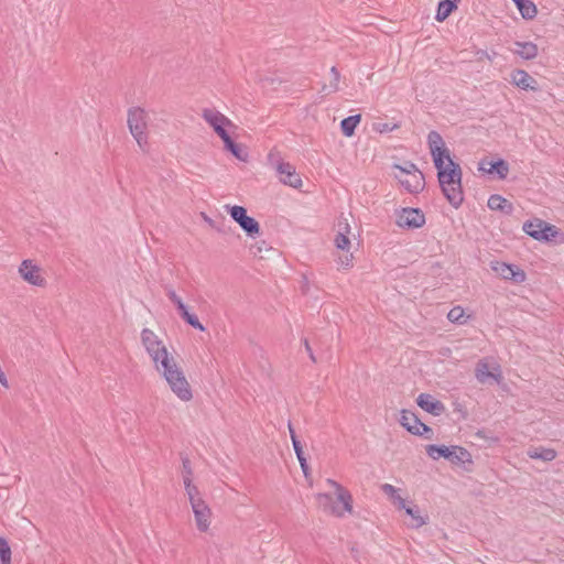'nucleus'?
Wrapping results in <instances>:
<instances>
[{
    "label": "nucleus",
    "mask_w": 564,
    "mask_h": 564,
    "mask_svg": "<svg viewBox=\"0 0 564 564\" xmlns=\"http://www.w3.org/2000/svg\"><path fill=\"white\" fill-rule=\"evenodd\" d=\"M338 231L344 232L346 236L350 234V226L347 221V219H339L337 223Z\"/></svg>",
    "instance_id": "nucleus-42"
},
{
    "label": "nucleus",
    "mask_w": 564,
    "mask_h": 564,
    "mask_svg": "<svg viewBox=\"0 0 564 564\" xmlns=\"http://www.w3.org/2000/svg\"><path fill=\"white\" fill-rule=\"evenodd\" d=\"M184 487H185V491H186V494L188 496L191 506L195 505L197 502L203 501V499L199 496L198 488L195 485H193V480L192 481H185L184 482Z\"/></svg>",
    "instance_id": "nucleus-35"
},
{
    "label": "nucleus",
    "mask_w": 564,
    "mask_h": 564,
    "mask_svg": "<svg viewBox=\"0 0 564 564\" xmlns=\"http://www.w3.org/2000/svg\"><path fill=\"white\" fill-rule=\"evenodd\" d=\"M426 142L435 167L446 165L445 161L449 163V160H452L451 151L440 132L435 130L430 131Z\"/></svg>",
    "instance_id": "nucleus-8"
},
{
    "label": "nucleus",
    "mask_w": 564,
    "mask_h": 564,
    "mask_svg": "<svg viewBox=\"0 0 564 564\" xmlns=\"http://www.w3.org/2000/svg\"><path fill=\"white\" fill-rule=\"evenodd\" d=\"M527 227L529 229H531V227H541L539 230L531 231L534 234L532 235V238L538 241H552L558 234V230L554 225L539 218L528 220Z\"/></svg>",
    "instance_id": "nucleus-14"
},
{
    "label": "nucleus",
    "mask_w": 564,
    "mask_h": 564,
    "mask_svg": "<svg viewBox=\"0 0 564 564\" xmlns=\"http://www.w3.org/2000/svg\"><path fill=\"white\" fill-rule=\"evenodd\" d=\"M169 383L172 392L182 401H189L193 398L192 388L181 367L169 370V373L163 376Z\"/></svg>",
    "instance_id": "nucleus-7"
},
{
    "label": "nucleus",
    "mask_w": 564,
    "mask_h": 564,
    "mask_svg": "<svg viewBox=\"0 0 564 564\" xmlns=\"http://www.w3.org/2000/svg\"><path fill=\"white\" fill-rule=\"evenodd\" d=\"M334 243L336 246L337 249H340V250H348L349 247H350V240H349V237L346 236L344 232L341 231H337L336 236H335V239H334Z\"/></svg>",
    "instance_id": "nucleus-38"
},
{
    "label": "nucleus",
    "mask_w": 564,
    "mask_h": 564,
    "mask_svg": "<svg viewBox=\"0 0 564 564\" xmlns=\"http://www.w3.org/2000/svg\"><path fill=\"white\" fill-rule=\"evenodd\" d=\"M327 482L336 489L337 500L338 502L343 503V508L340 509L337 506L330 494H318V501L324 507V509L328 510L332 514H335L337 517H343L344 512H351V494L347 489H345L340 484L333 479H327Z\"/></svg>",
    "instance_id": "nucleus-3"
},
{
    "label": "nucleus",
    "mask_w": 564,
    "mask_h": 564,
    "mask_svg": "<svg viewBox=\"0 0 564 564\" xmlns=\"http://www.w3.org/2000/svg\"><path fill=\"white\" fill-rule=\"evenodd\" d=\"M475 376H476L477 380L481 383H485L488 379H494V380L498 381V379L500 378V373L495 375L489 371L488 364L484 360H480L477 364L476 369H475Z\"/></svg>",
    "instance_id": "nucleus-30"
},
{
    "label": "nucleus",
    "mask_w": 564,
    "mask_h": 564,
    "mask_svg": "<svg viewBox=\"0 0 564 564\" xmlns=\"http://www.w3.org/2000/svg\"><path fill=\"white\" fill-rule=\"evenodd\" d=\"M393 169L400 172L395 174V178L409 193L416 194L423 191L425 186L424 175L415 164H411L410 170H405L398 164Z\"/></svg>",
    "instance_id": "nucleus-6"
},
{
    "label": "nucleus",
    "mask_w": 564,
    "mask_h": 564,
    "mask_svg": "<svg viewBox=\"0 0 564 564\" xmlns=\"http://www.w3.org/2000/svg\"><path fill=\"white\" fill-rule=\"evenodd\" d=\"M184 321L195 329H198L200 332L206 330L205 326L199 322L197 315L194 313H189L188 316L184 318Z\"/></svg>",
    "instance_id": "nucleus-40"
},
{
    "label": "nucleus",
    "mask_w": 564,
    "mask_h": 564,
    "mask_svg": "<svg viewBox=\"0 0 564 564\" xmlns=\"http://www.w3.org/2000/svg\"><path fill=\"white\" fill-rule=\"evenodd\" d=\"M204 120L209 123L216 134L223 140L229 133L227 131V127L232 126V122L221 112L213 109H204L203 110Z\"/></svg>",
    "instance_id": "nucleus-10"
},
{
    "label": "nucleus",
    "mask_w": 564,
    "mask_h": 564,
    "mask_svg": "<svg viewBox=\"0 0 564 564\" xmlns=\"http://www.w3.org/2000/svg\"><path fill=\"white\" fill-rule=\"evenodd\" d=\"M399 508L403 509L408 516L412 518V527L420 528L426 523L425 519L420 516V510L416 505L410 502L406 505V501L401 497H398Z\"/></svg>",
    "instance_id": "nucleus-19"
},
{
    "label": "nucleus",
    "mask_w": 564,
    "mask_h": 564,
    "mask_svg": "<svg viewBox=\"0 0 564 564\" xmlns=\"http://www.w3.org/2000/svg\"><path fill=\"white\" fill-rule=\"evenodd\" d=\"M350 261H351V257L350 258L346 257L345 261L341 260V264L345 265V267H349L350 265Z\"/></svg>",
    "instance_id": "nucleus-49"
},
{
    "label": "nucleus",
    "mask_w": 564,
    "mask_h": 564,
    "mask_svg": "<svg viewBox=\"0 0 564 564\" xmlns=\"http://www.w3.org/2000/svg\"><path fill=\"white\" fill-rule=\"evenodd\" d=\"M491 268L499 276L505 280H510L516 283H522L525 281V272L516 264L497 261L492 263Z\"/></svg>",
    "instance_id": "nucleus-13"
},
{
    "label": "nucleus",
    "mask_w": 564,
    "mask_h": 564,
    "mask_svg": "<svg viewBox=\"0 0 564 564\" xmlns=\"http://www.w3.org/2000/svg\"><path fill=\"white\" fill-rule=\"evenodd\" d=\"M40 272L41 268L30 259L23 260L19 267V273L25 282L34 286L43 288L46 285V280Z\"/></svg>",
    "instance_id": "nucleus-12"
},
{
    "label": "nucleus",
    "mask_w": 564,
    "mask_h": 564,
    "mask_svg": "<svg viewBox=\"0 0 564 564\" xmlns=\"http://www.w3.org/2000/svg\"><path fill=\"white\" fill-rule=\"evenodd\" d=\"M303 343H304L305 349H306V351H307V354H308V356H310L311 360H312L313 362H316V358H315V355H314V352H313V349H312V347H311V345H310V343H308V339L304 338V339H303Z\"/></svg>",
    "instance_id": "nucleus-46"
},
{
    "label": "nucleus",
    "mask_w": 564,
    "mask_h": 564,
    "mask_svg": "<svg viewBox=\"0 0 564 564\" xmlns=\"http://www.w3.org/2000/svg\"><path fill=\"white\" fill-rule=\"evenodd\" d=\"M427 429H430V426H429V425H426V424H425V423H423V422H420V424H419V431H425V430H427Z\"/></svg>",
    "instance_id": "nucleus-50"
},
{
    "label": "nucleus",
    "mask_w": 564,
    "mask_h": 564,
    "mask_svg": "<svg viewBox=\"0 0 564 564\" xmlns=\"http://www.w3.org/2000/svg\"><path fill=\"white\" fill-rule=\"evenodd\" d=\"M514 45L517 48L513 52L523 59H533L538 55L539 50L536 44H534L533 42L517 41Z\"/></svg>",
    "instance_id": "nucleus-23"
},
{
    "label": "nucleus",
    "mask_w": 564,
    "mask_h": 564,
    "mask_svg": "<svg viewBox=\"0 0 564 564\" xmlns=\"http://www.w3.org/2000/svg\"><path fill=\"white\" fill-rule=\"evenodd\" d=\"M447 319L451 323L463 325L466 323L465 312L463 307L460 306H454L449 312L447 313Z\"/></svg>",
    "instance_id": "nucleus-33"
},
{
    "label": "nucleus",
    "mask_w": 564,
    "mask_h": 564,
    "mask_svg": "<svg viewBox=\"0 0 564 564\" xmlns=\"http://www.w3.org/2000/svg\"><path fill=\"white\" fill-rule=\"evenodd\" d=\"M399 422L409 433L415 435L416 432L414 431L419 430L421 420L414 412L410 410H402Z\"/></svg>",
    "instance_id": "nucleus-22"
},
{
    "label": "nucleus",
    "mask_w": 564,
    "mask_h": 564,
    "mask_svg": "<svg viewBox=\"0 0 564 564\" xmlns=\"http://www.w3.org/2000/svg\"><path fill=\"white\" fill-rule=\"evenodd\" d=\"M426 454L434 460L444 458L453 465L473 464L471 454L463 446L430 444L425 447Z\"/></svg>",
    "instance_id": "nucleus-2"
},
{
    "label": "nucleus",
    "mask_w": 564,
    "mask_h": 564,
    "mask_svg": "<svg viewBox=\"0 0 564 564\" xmlns=\"http://www.w3.org/2000/svg\"><path fill=\"white\" fill-rule=\"evenodd\" d=\"M411 164H413V163H412V162H408V163L405 164V166H402V167H403V169H405V170H410V165H411Z\"/></svg>",
    "instance_id": "nucleus-52"
},
{
    "label": "nucleus",
    "mask_w": 564,
    "mask_h": 564,
    "mask_svg": "<svg viewBox=\"0 0 564 564\" xmlns=\"http://www.w3.org/2000/svg\"><path fill=\"white\" fill-rule=\"evenodd\" d=\"M288 427H289V432H290V437H291V441H292V445L295 446L296 444L297 445H301V441L294 430V427L292 426L291 422H289L288 424Z\"/></svg>",
    "instance_id": "nucleus-43"
},
{
    "label": "nucleus",
    "mask_w": 564,
    "mask_h": 564,
    "mask_svg": "<svg viewBox=\"0 0 564 564\" xmlns=\"http://www.w3.org/2000/svg\"><path fill=\"white\" fill-rule=\"evenodd\" d=\"M482 57H487L489 61H491V56L485 51L482 52Z\"/></svg>",
    "instance_id": "nucleus-51"
},
{
    "label": "nucleus",
    "mask_w": 564,
    "mask_h": 564,
    "mask_svg": "<svg viewBox=\"0 0 564 564\" xmlns=\"http://www.w3.org/2000/svg\"><path fill=\"white\" fill-rule=\"evenodd\" d=\"M460 0H441L437 4L435 20L445 21L455 10H457Z\"/></svg>",
    "instance_id": "nucleus-21"
},
{
    "label": "nucleus",
    "mask_w": 564,
    "mask_h": 564,
    "mask_svg": "<svg viewBox=\"0 0 564 564\" xmlns=\"http://www.w3.org/2000/svg\"><path fill=\"white\" fill-rule=\"evenodd\" d=\"M158 364H154L155 369L163 376L169 373V370H173V368H177L178 365L174 360L173 357H170L169 351H162L161 355H159Z\"/></svg>",
    "instance_id": "nucleus-24"
},
{
    "label": "nucleus",
    "mask_w": 564,
    "mask_h": 564,
    "mask_svg": "<svg viewBox=\"0 0 564 564\" xmlns=\"http://www.w3.org/2000/svg\"><path fill=\"white\" fill-rule=\"evenodd\" d=\"M141 341L154 364H158L159 355L167 350L162 340L150 328L142 329Z\"/></svg>",
    "instance_id": "nucleus-11"
},
{
    "label": "nucleus",
    "mask_w": 564,
    "mask_h": 564,
    "mask_svg": "<svg viewBox=\"0 0 564 564\" xmlns=\"http://www.w3.org/2000/svg\"><path fill=\"white\" fill-rule=\"evenodd\" d=\"M414 432H416L415 433L416 436H423L426 440H432L434 436L433 430L431 427L425 431L415 430Z\"/></svg>",
    "instance_id": "nucleus-45"
},
{
    "label": "nucleus",
    "mask_w": 564,
    "mask_h": 564,
    "mask_svg": "<svg viewBox=\"0 0 564 564\" xmlns=\"http://www.w3.org/2000/svg\"><path fill=\"white\" fill-rule=\"evenodd\" d=\"M270 164L275 169L280 182L284 185H289L293 188H300L302 186V178L296 172L295 166L289 162H284L279 153L270 152L268 155Z\"/></svg>",
    "instance_id": "nucleus-5"
},
{
    "label": "nucleus",
    "mask_w": 564,
    "mask_h": 564,
    "mask_svg": "<svg viewBox=\"0 0 564 564\" xmlns=\"http://www.w3.org/2000/svg\"><path fill=\"white\" fill-rule=\"evenodd\" d=\"M194 512L196 527L200 532H206L210 525L212 511L207 503L203 500L195 505H192Z\"/></svg>",
    "instance_id": "nucleus-17"
},
{
    "label": "nucleus",
    "mask_w": 564,
    "mask_h": 564,
    "mask_svg": "<svg viewBox=\"0 0 564 564\" xmlns=\"http://www.w3.org/2000/svg\"><path fill=\"white\" fill-rule=\"evenodd\" d=\"M238 225L250 238H256L260 235V225L258 220L251 216L245 217Z\"/></svg>",
    "instance_id": "nucleus-29"
},
{
    "label": "nucleus",
    "mask_w": 564,
    "mask_h": 564,
    "mask_svg": "<svg viewBox=\"0 0 564 564\" xmlns=\"http://www.w3.org/2000/svg\"><path fill=\"white\" fill-rule=\"evenodd\" d=\"M478 170L488 174L496 173L499 180H505L509 173V164L503 159L496 161L481 160Z\"/></svg>",
    "instance_id": "nucleus-18"
},
{
    "label": "nucleus",
    "mask_w": 564,
    "mask_h": 564,
    "mask_svg": "<svg viewBox=\"0 0 564 564\" xmlns=\"http://www.w3.org/2000/svg\"><path fill=\"white\" fill-rule=\"evenodd\" d=\"M400 128L399 122H376L373 123V130L379 133H388Z\"/></svg>",
    "instance_id": "nucleus-37"
},
{
    "label": "nucleus",
    "mask_w": 564,
    "mask_h": 564,
    "mask_svg": "<svg viewBox=\"0 0 564 564\" xmlns=\"http://www.w3.org/2000/svg\"><path fill=\"white\" fill-rule=\"evenodd\" d=\"M416 404L424 410L425 412L434 415L440 416L442 415L446 408L444 403L437 399H435L433 395L429 393H421L416 398Z\"/></svg>",
    "instance_id": "nucleus-16"
},
{
    "label": "nucleus",
    "mask_w": 564,
    "mask_h": 564,
    "mask_svg": "<svg viewBox=\"0 0 564 564\" xmlns=\"http://www.w3.org/2000/svg\"><path fill=\"white\" fill-rule=\"evenodd\" d=\"M382 490H383L386 494H391V495H393V494H395V492H397V489H395L392 485H390V484H384V485L382 486Z\"/></svg>",
    "instance_id": "nucleus-48"
},
{
    "label": "nucleus",
    "mask_w": 564,
    "mask_h": 564,
    "mask_svg": "<svg viewBox=\"0 0 564 564\" xmlns=\"http://www.w3.org/2000/svg\"><path fill=\"white\" fill-rule=\"evenodd\" d=\"M487 205L491 210H498L506 215H510L513 212L512 204L499 194L490 195Z\"/></svg>",
    "instance_id": "nucleus-20"
},
{
    "label": "nucleus",
    "mask_w": 564,
    "mask_h": 564,
    "mask_svg": "<svg viewBox=\"0 0 564 564\" xmlns=\"http://www.w3.org/2000/svg\"><path fill=\"white\" fill-rule=\"evenodd\" d=\"M223 142H224V148L225 150H227L228 152H230V154L232 156H235L236 159H238L239 161H242V162H246L248 160V153L245 152L240 144H238L237 142H235L232 140V138L230 137V134H228L227 137H225L223 139Z\"/></svg>",
    "instance_id": "nucleus-25"
},
{
    "label": "nucleus",
    "mask_w": 564,
    "mask_h": 564,
    "mask_svg": "<svg viewBox=\"0 0 564 564\" xmlns=\"http://www.w3.org/2000/svg\"><path fill=\"white\" fill-rule=\"evenodd\" d=\"M182 459V476L183 482L193 480V468L189 458L186 455H181Z\"/></svg>",
    "instance_id": "nucleus-36"
},
{
    "label": "nucleus",
    "mask_w": 564,
    "mask_h": 564,
    "mask_svg": "<svg viewBox=\"0 0 564 564\" xmlns=\"http://www.w3.org/2000/svg\"><path fill=\"white\" fill-rule=\"evenodd\" d=\"M521 17L525 20L535 18L538 10L536 6L531 0H513Z\"/></svg>",
    "instance_id": "nucleus-28"
},
{
    "label": "nucleus",
    "mask_w": 564,
    "mask_h": 564,
    "mask_svg": "<svg viewBox=\"0 0 564 564\" xmlns=\"http://www.w3.org/2000/svg\"><path fill=\"white\" fill-rule=\"evenodd\" d=\"M293 449L295 452V455H296V458L300 463V466H301V469L305 476V478H308L310 476V466L307 464V459L305 457V454H304V451H303V445H295L293 446Z\"/></svg>",
    "instance_id": "nucleus-31"
},
{
    "label": "nucleus",
    "mask_w": 564,
    "mask_h": 564,
    "mask_svg": "<svg viewBox=\"0 0 564 564\" xmlns=\"http://www.w3.org/2000/svg\"><path fill=\"white\" fill-rule=\"evenodd\" d=\"M330 76H332V79L329 82L330 91H337L339 89L340 74L336 66H333L330 68Z\"/></svg>",
    "instance_id": "nucleus-39"
},
{
    "label": "nucleus",
    "mask_w": 564,
    "mask_h": 564,
    "mask_svg": "<svg viewBox=\"0 0 564 564\" xmlns=\"http://www.w3.org/2000/svg\"><path fill=\"white\" fill-rule=\"evenodd\" d=\"M226 209L230 217L238 224L240 223L245 217L248 216L247 208L239 205L229 206L226 205Z\"/></svg>",
    "instance_id": "nucleus-34"
},
{
    "label": "nucleus",
    "mask_w": 564,
    "mask_h": 564,
    "mask_svg": "<svg viewBox=\"0 0 564 564\" xmlns=\"http://www.w3.org/2000/svg\"><path fill=\"white\" fill-rule=\"evenodd\" d=\"M435 169L444 197L454 208H459L464 202V191L462 185L463 171L460 165L457 162L449 160L447 165H440Z\"/></svg>",
    "instance_id": "nucleus-1"
},
{
    "label": "nucleus",
    "mask_w": 564,
    "mask_h": 564,
    "mask_svg": "<svg viewBox=\"0 0 564 564\" xmlns=\"http://www.w3.org/2000/svg\"><path fill=\"white\" fill-rule=\"evenodd\" d=\"M176 310L180 314V316L182 317V319H184L185 317L188 316V314L191 313L188 311V307L187 305L183 302L182 304H180L178 306H176Z\"/></svg>",
    "instance_id": "nucleus-44"
},
{
    "label": "nucleus",
    "mask_w": 564,
    "mask_h": 564,
    "mask_svg": "<svg viewBox=\"0 0 564 564\" xmlns=\"http://www.w3.org/2000/svg\"><path fill=\"white\" fill-rule=\"evenodd\" d=\"M527 225H528V220L523 224L522 229H523V231H524L528 236H530V237H532V235H534L533 232H531L532 230L534 231V230H539V229L541 228V227H531V229H529V228L527 227Z\"/></svg>",
    "instance_id": "nucleus-47"
},
{
    "label": "nucleus",
    "mask_w": 564,
    "mask_h": 564,
    "mask_svg": "<svg viewBox=\"0 0 564 564\" xmlns=\"http://www.w3.org/2000/svg\"><path fill=\"white\" fill-rule=\"evenodd\" d=\"M556 451L553 448L534 447L528 451V456L532 459H540L543 462H552L556 458Z\"/></svg>",
    "instance_id": "nucleus-27"
},
{
    "label": "nucleus",
    "mask_w": 564,
    "mask_h": 564,
    "mask_svg": "<svg viewBox=\"0 0 564 564\" xmlns=\"http://www.w3.org/2000/svg\"><path fill=\"white\" fill-rule=\"evenodd\" d=\"M11 547L4 536H0V564H11Z\"/></svg>",
    "instance_id": "nucleus-32"
},
{
    "label": "nucleus",
    "mask_w": 564,
    "mask_h": 564,
    "mask_svg": "<svg viewBox=\"0 0 564 564\" xmlns=\"http://www.w3.org/2000/svg\"><path fill=\"white\" fill-rule=\"evenodd\" d=\"M425 224V215L420 208H403L397 216V225L402 228L417 229Z\"/></svg>",
    "instance_id": "nucleus-9"
},
{
    "label": "nucleus",
    "mask_w": 564,
    "mask_h": 564,
    "mask_svg": "<svg viewBox=\"0 0 564 564\" xmlns=\"http://www.w3.org/2000/svg\"><path fill=\"white\" fill-rule=\"evenodd\" d=\"M510 80L511 84L522 90L538 91L540 89L536 79L524 69H513L510 74Z\"/></svg>",
    "instance_id": "nucleus-15"
},
{
    "label": "nucleus",
    "mask_w": 564,
    "mask_h": 564,
    "mask_svg": "<svg viewBox=\"0 0 564 564\" xmlns=\"http://www.w3.org/2000/svg\"><path fill=\"white\" fill-rule=\"evenodd\" d=\"M127 123L131 135L134 138L140 149L147 152L149 143L145 110L141 107L129 108Z\"/></svg>",
    "instance_id": "nucleus-4"
},
{
    "label": "nucleus",
    "mask_w": 564,
    "mask_h": 564,
    "mask_svg": "<svg viewBox=\"0 0 564 564\" xmlns=\"http://www.w3.org/2000/svg\"><path fill=\"white\" fill-rule=\"evenodd\" d=\"M360 121H361L360 113L351 115V116L344 118L340 121L341 133L348 138L352 137L355 134V130H356L357 126L360 123Z\"/></svg>",
    "instance_id": "nucleus-26"
},
{
    "label": "nucleus",
    "mask_w": 564,
    "mask_h": 564,
    "mask_svg": "<svg viewBox=\"0 0 564 564\" xmlns=\"http://www.w3.org/2000/svg\"><path fill=\"white\" fill-rule=\"evenodd\" d=\"M169 300L176 306L183 303V300L176 294L172 288H165Z\"/></svg>",
    "instance_id": "nucleus-41"
}]
</instances>
